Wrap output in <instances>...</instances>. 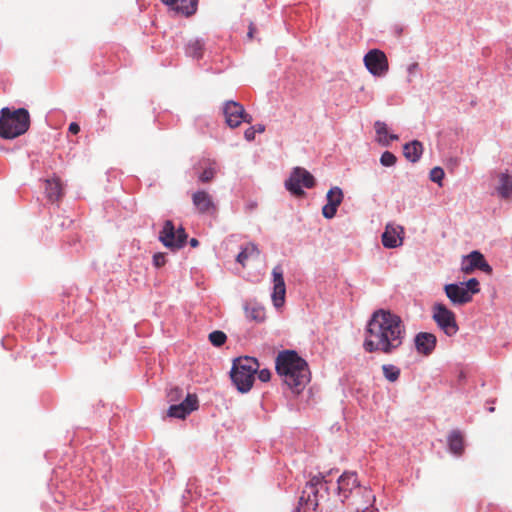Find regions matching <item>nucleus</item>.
<instances>
[{"label": "nucleus", "mask_w": 512, "mask_h": 512, "mask_svg": "<svg viewBox=\"0 0 512 512\" xmlns=\"http://www.w3.org/2000/svg\"><path fill=\"white\" fill-rule=\"evenodd\" d=\"M406 335V326L398 314L378 309L365 326L363 349L367 353L392 354L401 348Z\"/></svg>", "instance_id": "f257e3e1"}, {"label": "nucleus", "mask_w": 512, "mask_h": 512, "mask_svg": "<svg viewBox=\"0 0 512 512\" xmlns=\"http://www.w3.org/2000/svg\"><path fill=\"white\" fill-rule=\"evenodd\" d=\"M275 367L285 384L296 393H300L310 381L308 364L296 351L280 352L276 357Z\"/></svg>", "instance_id": "f03ea898"}, {"label": "nucleus", "mask_w": 512, "mask_h": 512, "mask_svg": "<svg viewBox=\"0 0 512 512\" xmlns=\"http://www.w3.org/2000/svg\"><path fill=\"white\" fill-rule=\"evenodd\" d=\"M331 473L332 471H329L326 475L318 473L309 479L302 490L295 512H315L321 507V501L328 495L327 485L329 481L327 476Z\"/></svg>", "instance_id": "7ed1b4c3"}, {"label": "nucleus", "mask_w": 512, "mask_h": 512, "mask_svg": "<svg viewBox=\"0 0 512 512\" xmlns=\"http://www.w3.org/2000/svg\"><path fill=\"white\" fill-rule=\"evenodd\" d=\"M30 126L29 112L24 108L10 110L5 107L0 111V136L13 139L24 134Z\"/></svg>", "instance_id": "20e7f679"}, {"label": "nucleus", "mask_w": 512, "mask_h": 512, "mask_svg": "<svg viewBox=\"0 0 512 512\" xmlns=\"http://www.w3.org/2000/svg\"><path fill=\"white\" fill-rule=\"evenodd\" d=\"M259 367L258 360L250 356H242L233 361L230 375L239 392L247 393L252 389Z\"/></svg>", "instance_id": "39448f33"}, {"label": "nucleus", "mask_w": 512, "mask_h": 512, "mask_svg": "<svg viewBox=\"0 0 512 512\" xmlns=\"http://www.w3.org/2000/svg\"><path fill=\"white\" fill-rule=\"evenodd\" d=\"M357 490L367 499V503L372 505L375 501V496L372 491L366 487H361L358 475L356 472L345 471L337 480V495L342 503L349 499L352 493Z\"/></svg>", "instance_id": "423d86ee"}, {"label": "nucleus", "mask_w": 512, "mask_h": 512, "mask_svg": "<svg viewBox=\"0 0 512 512\" xmlns=\"http://www.w3.org/2000/svg\"><path fill=\"white\" fill-rule=\"evenodd\" d=\"M188 235L182 226L175 227L172 220H166L159 233V240L162 244L172 251L183 248L186 244Z\"/></svg>", "instance_id": "0eeeda50"}, {"label": "nucleus", "mask_w": 512, "mask_h": 512, "mask_svg": "<svg viewBox=\"0 0 512 512\" xmlns=\"http://www.w3.org/2000/svg\"><path fill=\"white\" fill-rule=\"evenodd\" d=\"M315 186L313 175L306 169L296 167L291 172L288 180L285 182L286 189L294 196L300 197L304 195L302 188L311 189Z\"/></svg>", "instance_id": "6e6552de"}, {"label": "nucleus", "mask_w": 512, "mask_h": 512, "mask_svg": "<svg viewBox=\"0 0 512 512\" xmlns=\"http://www.w3.org/2000/svg\"><path fill=\"white\" fill-rule=\"evenodd\" d=\"M433 319L438 327L447 335L453 336L458 330L455 313L442 303L434 304L432 308Z\"/></svg>", "instance_id": "1a4fd4ad"}, {"label": "nucleus", "mask_w": 512, "mask_h": 512, "mask_svg": "<svg viewBox=\"0 0 512 512\" xmlns=\"http://www.w3.org/2000/svg\"><path fill=\"white\" fill-rule=\"evenodd\" d=\"M367 70L375 77H383L389 70L386 54L380 49L369 50L363 59Z\"/></svg>", "instance_id": "9d476101"}, {"label": "nucleus", "mask_w": 512, "mask_h": 512, "mask_svg": "<svg viewBox=\"0 0 512 512\" xmlns=\"http://www.w3.org/2000/svg\"><path fill=\"white\" fill-rule=\"evenodd\" d=\"M226 123L231 128L238 127L242 122L251 123L252 117L245 112L243 105L235 101H227L223 108Z\"/></svg>", "instance_id": "9b49d317"}, {"label": "nucleus", "mask_w": 512, "mask_h": 512, "mask_svg": "<svg viewBox=\"0 0 512 512\" xmlns=\"http://www.w3.org/2000/svg\"><path fill=\"white\" fill-rule=\"evenodd\" d=\"M195 211L200 215L214 216L218 211L213 196L205 190H197L191 194Z\"/></svg>", "instance_id": "f8f14e48"}, {"label": "nucleus", "mask_w": 512, "mask_h": 512, "mask_svg": "<svg viewBox=\"0 0 512 512\" xmlns=\"http://www.w3.org/2000/svg\"><path fill=\"white\" fill-rule=\"evenodd\" d=\"M475 269H479L488 274L492 272L491 266L487 263L484 256L478 251H473L469 255L465 256L461 264V270L465 274H470Z\"/></svg>", "instance_id": "ddd939ff"}, {"label": "nucleus", "mask_w": 512, "mask_h": 512, "mask_svg": "<svg viewBox=\"0 0 512 512\" xmlns=\"http://www.w3.org/2000/svg\"><path fill=\"white\" fill-rule=\"evenodd\" d=\"M273 276V292L272 301L276 308H281L285 303L286 286L283 277V270L281 266L274 267L272 271Z\"/></svg>", "instance_id": "4468645a"}, {"label": "nucleus", "mask_w": 512, "mask_h": 512, "mask_svg": "<svg viewBox=\"0 0 512 512\" xmlns=\"http://www.w3.org/2000/svg\"><path fill=\"white\" fill-rule=\"evenodd\" d=\"M193 172L201 183H209L217 173V163L215 160L202 158L193 166Z\"/></svg>", "instance_id": "2eb2a0df"}, {"label": "nucleus", "mask_w": 512, "mask_h": 512, "mask_svg": "<svg viewBox=\"0 0 512 512\" xmlns=\"http://www.w3.org/2000/svg\"><path fill=\"white\" fill-rule=\"evenodd\" d=\"M404 228L400 225L387 224L382 234V244L385 248H397L403 244Z\"/></svg>", "instance_id": "dca6fc26"}, {"label": "nucleus", "mask_w": 512, "mask_h": 512, "mask_svg": "<svg viewBox=\"0 0 512 512\" xmlns=\"http://www.w3.org/2000/svg\"><path fill=\"white\" fill-rule=\"evenodd\" d=\"M198 409V398L195 394H188L183 402L171 405L168 410L170 417L185 419L191 412Z\"/></svg>", "instance_id": "f3484780"}, {"label": "nucleus", "mask_w": 512, "mask_h": 512, "mask_svg": "<svg viewBox=\"0 0 512 512\" xmlns=\"http://www.w3.org/2000/svg\"><path fill=\"white\" fill-rule=\"evenodd\" d=\"M344 198V194L341 188L335 186L332 187L326 195L327 203L322 208V214L327 219H332L341 205Z\"/></svg>", "instance_id": "a211bd4d"}, {"label": "nucleus", "mask_w": 512, "mask_h": 512, "mask_svg": "<svg viewBox=\"0 0 512 512\" xmlns=\"http://www.w3.org/2000/svg\"><path fill=\"white\" fill-rule=\"evenodd\" d=\"M446 296L454 305H464L472 301V296L464 284H447L444 287Z\"/></svg>", "instance_id": "6ab92c4d"}, {"label": "nucleus", "mask_w": 512, "mask_h": 512, "mask_svg": "<svg viewBox=\"0 0 512 512\" xmlns=\"http://www.w3.org/2000/svg\"><path fill=\"white\" fill-rule=\"evenodd\" d=\"M414 344L419 354L429 356L435 350L437 338L432 333L420 332L415 336Z\"/></svg>", "instance_id": "aec40b11"}, {"label": "nucleus", "mask_w": 512, "mask_h": 512, "mask_svg": "<svg viewBox=\"0 0 512 512\" xmlns=\"http://www.w3.org/2000/svg\"><path fill=\"white\" fill-rule=\"evenodd\" d=\"M162 2L185 16L194 14L198 5V0H162Z\"/></svg>", "instance_id": "412c9836"}, {"label": "nucleus", "mask_w": 512, "mask_h": 512, "mask_svg": "<svg viewBox=\"0 0 512 512\" xmlns=\"http://www.w3.org/2000/svg\"><path fill=\"white\" fill-rule=\"evenodd\" d=\"M448 446L451 453L460 456L464 452V436L460 430H453L448 436Z\"/></svg>", "instance_id": "4be33fe9"}, {"label": "nucleus", "mask_w": 512, "mask_h": 512, "mask_svg": "<svg viewBox=\"0 0 512 512\" xmlns=\"http://www.w3.org/2000/svg\"><path fill=\"white\" fill-rule=\"evenodd\" d=\"M422 153L423 145L417 140L406 143L403 147L404 156L413 163L417 162L421 158Z\"/></svg>", "instance_id": "5701e85b"}, {"label": "nucleus", "mask_w": 512, "mask_h": 512, "mask_svg": "<svg viewBox=\"0 0 512 512\" xmlns=\"http://www.w3.org/2000/svg\"><path fill=\"white\" fill-rule=\"evenodd\" d=\"M46 194L51 202L59 201L63 196V187L60 179L46 180Z\"/></svg>", "instance_id": "b1692460"}, {"label": "nucleus", "mask_w": 512, "mask_h": 512, "mask_svg": "<svg viewBox=\"0 0 512 512\" xmlns=\"http://www.w3.org/2000/svg\"><path fill=\"white\" fill-rule=\"evenodd\" d=\"M205 52V43L201 39L190 40L185 46V54L193 59H201Z\"/></svg>", "instance_id": "393cba45"}, {"label": "nucleus", "mask_w": 512, "mask_h": 512, "mask_svg": "<svg viewBox=\"0 0 512 512\" xmlns=\"http://www.w3.org/2000/svg\"><path fill=\"white\" fill-rule=\"evenodd\" d=\"M374 127L378 136V141L382 145H388L391 141L398 139L397 135L388 134V127L384 122L376 121Z\"/></svg>", "instance_id": "a878e982"}, {"label": "nucleus", "mask_w": 512, "mask_h": 512, "mask_svg": "<svg viewBox=\"0 0 512 512\" xmlns=\"http://www.w3.org/2000/svg\"><path fill=\"white\" fill-rule=\"evenodd\" d=\"M499 186L497 188L499 195L508 199L512 195V176L507 173H501L499 176Z\"/></svg>", "instance_id": "bb28decb"}, {"label": "nucleus", "mask_w": 512, "mask_h": 512, "mask_svg": "<svg viewBox=\"0 0 512 512\" xmlns=\"http://www.w3.org/2000/svg\"><path fill=\"white\" fill-rule=\"evenodd\" d=\"M246 316L255 320L256 322H263L265 320V309L257 303H249L245 307Z\"/></svg>", "instance_id": "cd10ccee"}, {"label": "nucleus", "mask_w": 512, "mask_h": 512, "mask_svg": "<svg viewBox=\"0 0 512 512\" xmlns=\"http://www.w3.org/2000/svg\"><path fill=\"white\" fill-rule=\"evenodd\" d=\"M254 255L258 256L259 251L254 244L249 243V244L245 245L242 248L241 252L238 254L237 262L240 263L242 266H245V262L247 261V259Z\"/></svg>", "instance_id": "c85d7f7f"}, {"label": "nucleus", "mask_w": 512, "mask_h": 512, "mask_svg": "<svg viewBox=\"0 0 512 512\" xmlns=\"http://www.w3.org/2000/svg\"><path fill=\"white\" fill-rule=\"evenodd\" d=\"M384 377L390 381L395 382L399 379L401 371L400 369L392 364H385L382 366Z\"/></svg>", "instance_id": "c756f323"}, {"label": "nucleus", "mask_w": 512, "mask_h": 512, "mask_svg": "<svg viewBox=\"0 0 512 512\" xmlns=\"http://www.w3.org/2000/svg\"><path fill=\"white\" fill-rule=\"evenodd\" d=\"M209 340L214 346L220 347L226 342L227 336L222 331H213L209 334Z\"/></svg>", "instance_id": "7c9ffc66"}, {"label": "nucleus", "mask_w": 512, "mask_h": 512, "mask_svg": "<svg viewBox=\"0 0 512 512\" xmlns=\"http://www.w3.org/2000/svg\"><path fill=\"white\" fill-rule=\"evenodd\" d=\"M396 161V156L390 151H385L380 158V163L385 167L393 166L396 163Z\"/></svg>", "instance_id": "2f4dec72"}, {"label": "nucleus", "mask_w": 512, "mask_h": 512, "mask_svg": "<svg viewBox=\"0 0 512 512\" xmlns=\"http://www.w3.org/2000/svg\"><path fill=\"white\" fill-rule=\"evenodd\" d=\"M465 289H467L471 296L480 291L479 282L476 278L469 279L466 283H463Z\"/></svg>", "instance_id": "473e14b6"}, {"label": "nucleus", "mask_w": 512, "mask_h": 512, "mask_svg": "<svg viewBox=\"0 0 512 512\" xmlns=\"http://www.w3.org/2000/svg\"><path fill=\"white\" fill-rule=\"evenodd\" d=\"M444 170L440 167H435L431 170L430 172V179L433 181V182H436V183H441L442 179L444 178Z\"/></svg>", "instance_id": "72a5a7b5"}, {"label": "nucleus", "mask_w": 512, "mask_h": 512, "mask_svg": "<svg viewBox=\"0 0 512 512\" xmlns=\"http://www.w3.org/2000/svg\"><path fill=\"white\" fill-rule=\"evenodd\" d=\"M256 375H257L258 379L264 383L270 381V379H271V371L267 368H264V369L259 368Z\"/></svg>", "instance_id": "f704fd0d"}, {"label": "nucleus", "mask_w": 512, "mask_h": 512, "mask_svg": "<svg viewBox=\"0 0 512 512\" xmlns=\"http://www.w3.org/2000/svg\"><path fill=\"white\" fill-rule=\"evenodd\" d=\"M166 263V256L164 253H156L153 256V264L155 267L160 268Z\"/></svg>", "instance_id": "c9c22d12"}, {"label": "nucleus", "mask_w": 512, "mask_h": 512, "mask_svg": "<svg viewBox=\"0 0 512 512\" xmlns=\"http://www.w3.org/2000/svg\"><path fill=\"white\" fill-rule=\"evenodd\" d=\"M256 135V127H249L244 132V137L247 141H252L255 139Z\"/></svg>", "instance_id": "e433bc0d"}, {"label": "nucleus", "mask_w": 512, "mask_h": 512, "mask_svg": "<svg viewBox=\"0 0 512 512\" xmlns=\"http://www.w3.org/2000/svg\"><path fill=\"white\" fill-rule=\"evenodd\" d=\"M68 130L72 134H77L80 131V126L77 123L72 122L70 123Z\"/></svg>", "instance_id": "4c0bfd02"}, {"label": "nucleus", "mask_w": 512, "mask_h": 512, "mask_svg": "<svg viewBox=\"0 0 512 512\" xmlns=\"http://www.w3.org/2000/svg\"><path fill=\"white\" fill-rule=\"evenodd\" d=\"M369 510V505L364 506L362 508H356L355 512H367Z\"/></svg>", "instance_id": "58836bf2"}, {"label": "nucleus", "mask_w": 512, "mask_h": 512, "mask_svg": "<svg viewBox=\"0 0 512 512\" xmlns=\"http://www.w3.org/2000/svg\"><path fill=\"white\" fill-rule=\"evenodd\" d=\"M190 245H191L192 247H196V246L198 245V240H197V239H195V238H192V239L190 240Z\"/></svg>", "instance_id": "ea45409f"}, {"label": "nucleus", "mask_w": 512, "mask_h": 512, "mask_svg": "<svg viewBox=\"0 0 512 512\" xmlns=\"http://www.w3.org/2000/svg\"><path fill=\"white\" fill-rule=\"evenodd\" d=\"M263 131H264V126L263 125H258L257 128H256V132L262 133Z\"/></svg>", "instance_id": "a19ab883"}]
</instances>
